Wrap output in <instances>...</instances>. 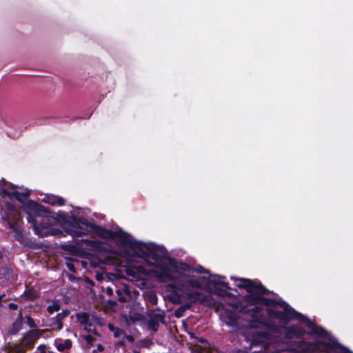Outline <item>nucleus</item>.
<instances>
[{
	"mask_svg": "<svg viewBox=\"0 0 353 353\" xmlns=\"http://www.w3.org/2000/svg\"><path fill=\"white\" fill-rule=\"evenodd\" d=\"M239 281L236 286L245 289L248 294L243 296V300L250 305L261 304L266 306L265 312L270 321H278L283 325H288L292 320H296L301 323L303 314L295 310L286 301L275 300L263 296L272 293L268 290L260 281L252 280L246 278L230 277Z\"/></svg>",
	"mask_w": 353,
	"mask_h": 353,
	"instance_id": "nucleus-1",
	"label": "nucleus"
},
{
	"mask_svg": "<svg viewBox=\"0 0 353 353\" xmlns=\"http://www.w3.org/2000/svg\"><path fill=\"white\" fill-rule=\"evenodd\" d=\"M129 247L133 250L138 257L154 261H148V264L159 270V278L168 281L174 280L170 268H177L176 260L168 255V250L163 247L153 243H145L132 238Z\"/></svg>",
	"mask_w": 353,
	"mask_h": 353,
	"instance_id": "nucleus-2",
	"label": "nucleus"
},
{
	"mask_svg": "<svg viewBox=\"0 0 353 353\" xmlns=\"http://www.w3.org/2000/svg\"><path fill=\"white\" fill-rule=\"evenodd\" d=\"M303 319L301 323H305L310 331L307 332L308 335H316L323 339L327 341H316L314 342L302 341L298 346L296 353H312L323 348L325 351L336 350H341V353H353L352 351L345 347L337 342L323 327L318 326L314 321H311L307 316L303 315Z\"/></svg>",
	"mask_w": 353,
	"mask_h": 353,
	"instance_id": "nucleus-3",
	"label": "nucleus"
},
{
	"mask_svg": "<svg viewBox=\"0 0 353 353\" xmlns=\"http://www.w3.org/2000/svg\"><path fill=\"white\" fill-rule=\"evenodd\" d=\"M23 210L27 214L28 222L31 224L36 234V230H48L50 228L58 221L61 222L59 212L55 213L49 208L42 205L37 201L30 200L24 204Z\"/></svg>",
	"mask_w": 353,
	"mask_h": 353,
	"instance_id": "nucleus-4",
	"label": "nucleus"
},
{
	"mask_svg": "<svg viewBox=\"0 0 353 353\" xmlns=\"http://www.w3.org/2000/svg\"><path fill=\"white\" fill-rule=\"evenodd\" d=\"M59 216L65 232L72 237H79L88 234L92 230V225L95 222L90 221L84 217H77L74 214L68 216L63 211H59Z\"/></svg>",
	"mask_w": 353,
	"mask_h": 353,
	"instance_id": "nucleus-5",
	"label": "nucleus"
},
{
	"mask_svg": "<svg viewBox=\"0 0 353 353\" xmlns=\"http://www.w3.org/2000/svg\"><path fill=\"white\" fill-rule=\"evenodd\" d=\"M170 299L174 303H183L181 308L190 309L194 303L204 304L208 300V296L199 292L192 291L184 285L178 284L173 286Z\"/></svg>",
	"mask_w": 353,
	"mask_h": 353,
	"instance_id": "nucleus-6",
	"label": "nucleus"
},
{
	"mask_svg": "<svg viewBox=\"0 0 353 353\" xmlns=\"http://www.w3.org/2000/svg\"><path fill=\"white\" fill-rule=\"evenodd\" d=\"M91 232L103 239L114 240L118 239L117 243L119 245L129 246L131 241V236L128 233L125 232L121 228L112 231L94 223L92 225Z\"/></svg>",
	"mask_w": 353,
	"mask_h": 353,
	"instance_id": "nucleus-7",
	"label": "nucleus"
},
{
	"mask_svg": "<svg viewBox=\"0 0 353 353\" xmlns=\"http://www.w3.org/2000/svg\"><path fill=\"white\" fill-rule=\"evenodd\" d=\"M244 301L250 306H254L251 309H248L245 311V313H247L252 317V323H260L265 327V328L270 332H275L276 329V326L272 323H268L263 321V315L262 314L263 308L261 305L264 306L261 304H256V305H250L247 301L244 300Z\"/></svg>",
	"mask_w": 353,
	"mask_h": 353,
	"instance_id": "nucleus-8",
	"label": "nucleus"
},
{
	"mask_svg": "<svg viewBox=\"0 0 353 353\" xmlns=\"http://www.w3.org/2000/svg\"><path fill=\"white\" fill-rule=\"evenodd\" d=\"M8 227L14 232V237L16 241L25 247L30 248H34V243L26 235L23 229L17 222H12L8 220Z\"/></svg>",
	"mask_w": 353,
	"mask_h": 353,
	"instance_id": "nucleus-9",
	"label": "nucleus"
},
{
	"mask_svg": "<svg viewBox=\"0 0 353 353\" xmlns=\"http://www.w3.org/2000/svg\"><path fill=\"white\" fill-rule=\"evenodd\" d=\"M147 316L148 318L147 321L148 326L154 332L158 331L159 323L166 325L164 312L156 313L154 310H150L148 312Z\"/></svg>",
	"mask_w": 353,
	"mask_h": 353,
	"instance_id": "nucleus-10",
	"label": "nucleus"
},
{
	"mask_svg": "<svg viewBox=\"0 0 353 353\" xmlns=\"http://www.w3.org/2000/svg\"><path fill=\"white\" fill-rule=\"evenodd\" d=\"M43 330H31L28 331L22 339V345L26 350L34 347L35 341L43 334Z\"/></svg>",
	"mask_w": 353,
	"mask_h": 353,
	"instance_id": "nucleus-11",
	"label": "nucleus"
},
{
	"mask_svg": "<svg viewBox=\"0 0 353 353\" xmlns=\"http://www.w3.org/2000/svg\"><path fill=\"white\" fill-rule=\"evenodd\" d=\"M274 339V336L268 331H256L252 336L253 345H261V346H266L270 344Z\"/></svg>",
	"mask_w": 353,
	"mask_h": 353,
	"instance_id": "nucleus-12",
	"label": "nucleus"
},
{
	"mask_svg": "<svg viewBox=\"0 0 353 353\" xmlns=\"http://www.w3.org/2000/svg\"><path fill=\"white\" fill-rule=\"evenodd\" d=\"M285 336L287 339H300L304 334H307L301 326L298 325H292L291 326H284Z\"/></svg>",
	"mask_w": 353,
	"mask_h": 353,
	"instance_id": "nucleus-13",
	"label": "nucleus"
},
{
	"mask_svg": "<svg viewBox=\"0 0 353 353\" xmlns=\"http://www.w3.org/2000/svg\"><path fill=\"white\" fill-rule=\"evenodd\" d=\"M225 279V277L223 276H216V275L212 276L211 278L210 279V281H209L210 283L214 286V289L216 291L221 292L219 293L220 294H222L223 292H225V291L221 290V289H219V286H221L226 290H232L229 286V283L223 281V279Z\"/></svg>",
	"mask_w": 353,
	"mask_h": 353,
	"instance_id": "nucleus-14",
	"label": "nucleus"
},
{
	"mask_svg": "<svg viewBox=\"0 0 353 353\" xmlns=\"http://www.w3.org/2000/svg\"><path fill=\"white\" fill-rule=\"evenodd\" d=\"M41 201L51 205L63 206L65 204V201L63 197L52 194H45Z\"/></svg>",
	"mask_w": 353,
	"mask_h": 353,
	"instance_id": "nucleus-15",
	"label": "nucleus"
},
{
	"mask_svg": "<svg viewBox=\"0 0 353 353\" xmlns=\"http://www.w3.org/2000/svg\"><path fill=\"white\" fill-rule=\"evenodd\" d=\"M62 232L57 228H52L50 227L48 230H43L39 231L38 229L36 230V235L39 236V237H45L48 236H57L59 234H61Z\"/></svg>",
	"mask_w": 353,
	"mask_h": 353,
	"instance_id": "nucleus-16",
	"label": "nucleus"
},
{
	"mask_svg": "<svg viewBox=\"0 0 353 353\" xmlns=\"http://www.w3.org/2000/svg\"><path fill=\"white\" fill-rule=\"evenodd\" d=\"M70 314V310H63L61 312L58 313L55 316L56 325L59 330L63 328V320Z\"/></svg>",
	"mask_w": 353,
	"mask_h": 353,
	"instance_id": "nucleus-17",
	"label": "nucleus"
},
{
	"mask_svg": "<svg viewBox=\"0 0 353 353\" xmlns=\"http://www.w3.org/2000/svg\"><path fill=\"white\" fill-rule=\"evenodd\" d=\"M87 246L90 247L93 250L100 251L103 249V243L100 241L96 240H83Z\"/></svg>",
	"mask_w": 353,
	"mask_h": 353,
	"instance_id": "nucleus-18",
	"label": "nucleus"
},
{
	"mask_svg": "<svg viewBox=\"0 0 353 353\" xmlns=\"http://www.w3.org/2000/svg\"><path fill=\"white\" fill-rule=\"evenodd\" d=\"M123 293L130 295V292L126 288V286H124L123 289H117L116 290V294L118 296L117 300L121 303H125L128 301V299L126 296L123 294Z\"/></svg>",
	"mask_w": 353,
	"mask_h": 353,
	"instance_id": "nucleus-19",
	"label": "nucleus"
},
{
	"mask_svg": "<svg viewBox=\"0 0 353 353\" xmlns=\"http://www.w3.org/2000/svg\"><path fill=\"white\" fill-rule=\"evenodd\" d=\"M30 195V192L28 190L25 192H20L19 191L14 190L12 192H10V197H14L17 201L20 202H23V199H26Z\"/></svg>",
	"mask_w": 353,
	"mask_h": 353,
	"instance_id": "nucleus-20",
	"label": "nucleus"
},
{
	"mask_svg": "<svg viewBox=\"0 0 353 353\" xmlns=\"http://www.w3.org/2000/svg\"><path fill=\"white\" fill-rule=\"evenodd\" d=\"M77 318L80 321L81 324L92 327V323L90 321V316L88 313L83 312L77 314Z\"/></svg>",
	"mask_w": 353,
	"mask_h": 353,
	"instance_id": "nucleus-21",
	"label": "nucleus"
},
{
	"mask_svg": "<svg viewBox=\"0 0 353 353\" xmlns=\"http://www.w3.org/2000/svg\"><path fill=\"white\" fill-rule=\"evenodd\" d=\"M72 341L70 339H65L61 343H57L56 347L58 351L63 352L65 350H70L72 347Z\"/></svg>",
	"mask_w": 353,
	"mask_h": 353,
	"instance_id": "nucleus-22",
	"label": "nucleus"
},
{
	"mask_svg": "<svg viewBox=\"0 0 353 353\" xmlns=\"http://www.w3.org/2000/svg\"><path fill=\"white\" fill-rule=\"evenodd\" d=\"M22 323L14 321L8 329V334L10 335H16L22 328Z\"/></svg>",
	"mask_w": 353,
	"mask_h": 353,
	"instance_id": "nucleus-23",
	"label": "nucleus"
},
{
	"mask_svg": "<svg viewBox=\"0 0 353 353\" xmlns=\"http://www.w3.org/2000/svg\"><path fill=\"white\" fill-rule=\"evenodd\" d=\"M186 283H187V285H186L187 287L188 285L189 287H191L192 288H196V289H199V288H201V284L199 279L189 278L187 280Z\"/></svg>",
	"mask_w": 353,
	"mask_h": 353,
	"instance_id": "nucleus-24",
	"label": "nucleus"
},
{
	"mask_svg": "<svg viewBox=\"0 0 353 353\" xmlns=\"http://www.w3.org/2000/svg\"><path fill=\"white\" fill-rule=\"evenodd\" d=\"M146 299L153 305H156L158 303V297L154 292H149L146 295Z\"/></svg>",
	"mask_w": 353,
	"mask_h": 353,
	"instance_id": "nucleus-25",
	"label": "nucleus"
},
{
	"mask_svg": "<svg viewBox=\"0 0 353 353\" xmlns=\"http://www.w3.org/2000/svg\"><path fill=\"white\" fill-rule=\"evenodd\" d=\"M26 298L30 301H33L37 298V293L32 289H29L25 292Z\"/></svg>",
	"mask_w": 353,
	"mask_h": 353,
	"instance_id": "nucleus-26",
	"label": "nucleus"
},
{
	"mask_svg": "<svg viewBox=\"0 0 353 353\" xmlns=\"http://www.w3.org/2000/svg\"><path fill=\"white\" fill-rule=\"evenodd\" d=\"M60 305L57 302L53 303L47 307V311L49 314H53L54 312H58L60 310Z\"/></svg>",
	"mask_w": 353,
	"mask_h": 353,
	"instance_id": "nucleus-27",
	"label": "nucleus"
},
{
	"mask_svg": "<svg viewBox=\"0 0 353 353\" xmlns=\"http://www.w3.org/2000/svg\"><path fill=\"white\" fill-rule=\"evenodd\" d=\"M62 248L65 250L68 251L71 253H77L78 251V248L74 245V244H65L62 246Z\"/></svg>",
	"mask_w": 353,
	"mask_h": 353,
	"instance_id": "nucleus-28",
	"label": "nucleus"
},
{
	"mask_svg": "<svg viewBox=\"0 0 353 353\" xmlns=\"http://www.w3.org/2000/svg\"><path fill=\"white\" fill-rule=\"evenodd\" d=\"M0 194L10 196V192L7 190L4 181H0Z\"/></svg>",
	"mask_w": 353,
	"mask_h": 353,
	"instance_id": "nucleus-29",
	"label": "nucleus"
},
{
	"mask_svg": "<svg viewBox=\"0 0 353 353\" xmlns=\"http://www.w3.org/2000/svg\"><path fill=\"white\" fill-rule=\"evenodd\" d=\"M26 323L30 328H36L37 325H36L34 320L30 316H26Z\"/></svg>",
	"mask_w": 353,
	"mask_h": 353,
	"instance_id": "nucleus-30",
	"label": "nucleus"
},
{
	"mask_svg": "<svg viewBox=\"0 0 353 353\" xmlns=\"http://www.w3.org/2000/svg\"><path fill=\"white\" fill-rule=\"evenodd\" d=\"M84 339L86 341L87 343L90 345H92L93 343L95 341V338L90 334L85 335L84 336Z\"/></svg>",
	"mask_w": 353,
	"mask_h": 353,
	"instance_id": "nucleus-31",
	"label": "nucleus"
},
{
	"mask_svg": "<svg viewBox=\"0 0 353 353\" xmlns=\"http://www.w3.org/2000/svg\"><path fill=\"white\" fill-rule=\"evenodd\" d=\"M113 332H114V336L115 337H119L120 336L125 334V332L119 327H116Z\"/></svg>",
	"mask_w": 353,
	"mask_h": 353,
	"instance_id": "nucleus-32",
	"label": "nucleus"
},
{
	"mask_svg": "<svg viewBox=\"0 0 353 353\" xmlns=\"http://www.w3.org/2000/svg\"><path fill=\"white\" fill-rule=\"evenodd\" d=\"M66 266L70 272H72L73 273H75L77 272L75 265L72 262H67Z\"/></svg>",
	"mask_w": 353,
	"mask_h": 353,
	"instance_id": "nucleus-33",
	"label": "nucleus"
},
{
	"mask_svg": "<svg viewBox=\"0 0 353 353\" xmlns=\"http://www.w3.org/2000/svg\"><path fill=\"white\" fill-rule=\"evenodd\" d=\"M103 292L108 296H112L114 294L113 289L111 287H106L103 289Z\"/></svg>",
	"mask_w": 353,
	"mask_h": 353,
	"instance_id": "nucleus-34",
	"label": "nucleus"
},
{
	"mask_svg": "<svg viewBox=\"0 0 353 353\" xmlns=\"http://www.w3.org/2000/svg\"><path fill=\"white\" fill-rule=\"evenodd\" d=\"M8 308L11 310H16L18 309V305L14 303H10L8 304Z\"/></svg>",
	"mask_w": 353,
	"mask_h": 353,
	"instance_id": "nucleus-35",
	"label": "nucleus"
},
{
	"mask_svg": "<svg viewBox=\"0 0 353 353\" xmlns=\"http://www.w3.org/2000/svg\"><path fill=\"white\" fill-rule=\"evenodd\" d=\"M15 321L23 323V313H22L21 310L19 311V313L18 316L16 319Z\"/></svg>",
	"mask_w": 353,
	"mask_h": 353,
	"instance_id": "nucleus-36",
	"label": "nucleus"
},
{
	"mask_svg": "<svg viewBox=\"0 0 353 353\" xmlns=\"http://www.w3.org/2000/svg\"><path fill=\"white\" fill-rule=\"evenodd\" d=\"M38 350L40 351L41 353H46V346L44 344L39 345L38 346Z\"/></svg>",
	"mask_w": 353,
	"mask_h": 353,
	"instance_id": "nucleus-37",
	"label": "nucleus"
},
{
	"mask_svg": "<svg viewBox=\"0 0 353 353\" xmlns=\"http://www.w3.org/2000/svg\"><path fill=\"white\" fill-rule=\"evenodd\" d=\"M125 336V339L129 341V342H133L134 341V337L132 336V335H126L125 334H124Z\"/></svg>",
	"mask_w": 353,
	"mask_h": 353,
	"instance_id": "nucleus-38",
	"label": "nucleus"
},
{
	"mask_svg": "<svg viewBox=\"0 0 353 353\" xmlns=\"http://www.w3.org/2000/svg\"><path fill=\"white\" fill-rule=\"evenodd\" d=\"M85 281L87 283H88L91 285H94V281L88 277H86Z\"/></svg>",
	"mask_w": 353,
	"mask_h": 353,
	"instance_id": "nucleus-39",
	"label": "nucleus"
},
{
	"mask_svg": "<svg viewBox=\"0 0 353 353\" xmlns=\"http://www.w3.org/2000/svg\"><path fill=\"white\" fill-rule=\"evenodd\" d=\"M197 272H200V273H203V272H208V271H206L203 267H199L198 269H197Z\"/></svg>",
	"mask_w": 353,
	"mask_h": 353,
	"instance_id": "nucleus-40",
	"label": "nucleus"
},
{
	"mask_svg": "<svg viewBox=\"0 0 353 353\" xmlns=\"http://www.w3.org/2000/svg\"><path fill=\"white\" fill-rule=\"evenodd\" d=\"M104 350V347L101 344L97 345V350L99 352H102Z\"/></svg>",
	"mask_w": 353,
	"mask_h": 353,
	"instance_id": "nucleus-41",
	"label": "nucleus"
},
{
	"mask_svg": "<svg viewBox=\"0 0 353 353\" xmlns=\"http://www.w3.org/2000/svg\"><path fill=\"white\" fill-rule=\"evenodd\" d=\"M117 327H114L112 324H109L108 325V328L110 331L112 332H114V329L116 328Z\"/></svg>",
	"mask_w": 353,
	"mask_h": 353,
	"instance_id": "nucleus-42",
	"label": "nucleus"
},
{
	"mask_svg": "<svg viewBox=\"0 0 353 353\" xmlns=\"http://www.w3.org/2000/svg\"><path fill=\"white\" fill-rule=\"evenodd\" d=\"M108 303H109V304L110 305H112V306H114V305H117V301H116L109 300Z\"/></svg>",
	"mask_w": 353,
	"mask_h": 353,
	"instance_id": "nucleus-43",
	"label": "nucleus"
},
{
	"mask_svg": "<svg viewBox=\"0 0 353 353\" xmlns=\"http://www.w3.org/2000/svg\"><path fill=\"white\" fill-rule=\"evenodd\" d=\"M4 294H2V295H0V307H2V301H3V298L4 297Z\"/></svg>",
	"mask_w": 353,
	"mask_h": 353,
	"instance_id": "nucleus-44",
	"label": "nucleus"
},
{
	"mask_svg": "<svg viewBox=\"0 0 353 353\" xmlns=\"http://www.w3.org/2000/svg\"><path fill=\"white\" fill-rule=\"evenodd\" d=\"M9 187H10V189H14L15 188V186L13 184H11V183L9 184Z\"/></svg>",
	"mask_w": 353,
	"mask_h": 353,
	"instance_id": "nucleus-45",
	"label": "nucleus"
},
{
	"mask_svg": "<svg viewBox=\"0 0 353 353\" xmlns=\"http://www.w3.org/2000/svg\"><path fill=\"white\" fill-rule=\"evenodd\" d=\"M199 341H200L201 343H205V339H200V340H199Z\"/></svg>",
	"mask_w": 353,
	"mask_h": 353,
	"instance_id": "nucleus-46",
	"label": "nucleus"
},
{
	"mask_svg": "<svg viewBox=\"0 0 353 353\" xmlns=\"http://www.w3.org/2000/svg\"><path fill=\"white\" fill-rule=\"evenodd\" d=\"M92 353H99V352H97V350H92Z\"/></svg>",
	"mask_w": 353,
	"mask_h": 353,
	"instance_id": "nucleus-47",
	"label": "nucleus"
},
{
	"mask_svg": "<svg viewBox=\"0 0 353 353\" xmlns=\"http://www.w3.org/2000/svg\"><path fill=\"white\" fill-rule=\"evenodd\" d=\"M238 353H247L245 351H239Z\"/></svg>",
	"mask_w": 353,
	"mask_h": 353,
	"instance_id": "nucleus-48",
	"label": "nucleus"
},
{
	"mask_svg": "<svg viewBox=\"0 0 353 353\" xmlns=\"http://www.w3.org/2000/svg\"><path fill=\"white\" fill-rule=\"evenodd\" d=\"M251 327H256V326L255 325H254V324H252V325H251Z\"/></svg>",
	"mask_w": 353,
	"mask_h": 353,
	"instance_id": "nucleus-49",
	"label": "nucleus"
},
{
	"mask_svg": "<svg viewBox=\"0 0 353 353\" xmlns=\"http://www.w3.org/2000/svg\"><path fill=\"white\" fill-rule=\"evenodd\" d=\"M85 330H87L88 332H90L91 331L90 329L88 330L86 327H85Z\"/></svg>",
	"mask_w": 353,
	"mask_h": 353,
	"instance_id": "nucleus-50",
	"label": "nucleus"
},
{
	"mask_svg": "<svg viewBox=\"0 0 353 353\" xmlns=\"http://www.w3.org/2000/svg\"><path fill=\"white\" fill-rule=\"evenodd\" d=\"M134 353H140L139 351H135Z\"/></svg>",
	"mask_w": 353,
	"mask_h": 353,
	"instance_id": "nucleus-51",
	"label": "nucleus"
}]
</instances>
